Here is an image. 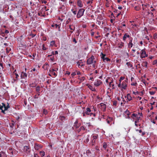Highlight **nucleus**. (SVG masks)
<instances>
[{
	"instance_id": "nucleus-15",
	"label": "nucleus",
	"mask_w": 157,
	"mask_h": 157,
	"mask_svg": "<svg viewBox=\"0 0 157 157\" xmlns=\"http://www.w3.org/2000/svg\"><path fill=\"white\" fill-rule=\"evenodd\" d=\"M27 77V74L26 73L22 72L21 75V79L25 78Z\"/></svg>"
},
{
	"instance_id": "nucleus-18",
	"label": "nucleus",
	"mask_w": 157,
	"mask_h": 157,
	"mask_svg": "<svg viewBox=\"0 0 157 157\" xmlns=\"http://www.w3.org/2000/svg\"><path fill=\"white\" fill-rule=\"evenodd\" d=\"M86 130L85 127L83 126H81L79 128H78L76 130L78 133H79L82 130Z\"/></svg>"
},
{
	"instance_id": "nucleus-48",
	"label": "nucleus",
	"mask_w": 157,
	"mask_h": 157,
	"mask_svg": "<svg viewBox=\"0 0 157 157\" xmlns=\"http://www.w3.org/2000/svg\"><path fill=\"white\" fill-rule=\"evenodd\" d=\"M124 77H121L120 78V79L119 80V81L120 83H121V82L122 80H124Z\"/></svg>"
},
{
	"instance_id": "nucleus-8",
	"label": "nucleus",
	"mask_w": 157,
	"mask_h": 157,
	"mask_svg": "<svg viewBox=\"0 0 157 157\" xmlns=\"http://www.w3.org/2000/svg\"><path fill=\"white\" fill-rule=\"evenodd\" d=\"M42 147V146L41 144H38L35 143L34 145V148L35 150H38Z\"/></svg>"
},
{
	"instance_id": "nucleus-50",
	"label": "nucleus",
	"mask_w": 157,
	"mask_h": 157,
	"mask_svg": "<svg viewBox=\"0 0 157 157\" xmlns=\"http://www.w3.org/2000/svg\"><path fill=\"white\" fill-rule=\"evenodd\" d=\"M150 10L151 11L154 12L155 11V9L153 8V7L152 6H151L150 8Z\"/></svg>"
},
{
	"instance_id": "nucleus-44",
	"label": "nucleus",
	"mask_w": 157,
	"mask_h": 157,
	"mask_svg": "<svg viewBox=\"0 0 157 157\" xmlns=\"http://www.w3.org/2000/svg\"><path fill=\"white\" fill-rule=\"evenodd\" d=\"M153 65H156L157 66V60H155L153 61L152 63Z\"/></svg>"
},
{
	"instance_id": "nucleus-5",
	"label": "nucleus",
	"mask_w": 157,
	"mask_h": 157,
	"mask_svg": "<svg viewBox=\"0 0 157 157\" xmlns=\"http://www.w3.org/2000/svg\"><path fill=\"white\" fill-rule=\"evenodd\" d=\"M91 110L89 108H87L86 109L85 111V113L87 115H90V116H91L92 115H93L94 116H95V114H93V113L91 112Z\"/></svg>"
},
{
	"instance_id": "nucleus-61",
	"label": "nucleus",
	"mask_w": 157,
	"mask_h": 157,
	"mask_svg": "<svg viewBox=\"0 0 157 157\" xmlns=\"http://www.w3.org/2000/svg\"><path fill=\"white\" fill-rule=\"evenodd\" d=\"M70 74V73L69 71H66L65 73V75H69Z\"/></svg>"
},
{
	"instance_id": "nucleus-42",
	"label": "nucleus",
	"mask_w": 157,
	"mask_h": 157,
	"mask_svg": "<svg viewBox=\"0 0 157 157\" xmlns=\"http://www.w3.org/2000/svg\"><path fill=\"white\" fill-rule=\"evenodd\" d=\"M107 146V144L106 143H104L103 145V148H104L105 149Z\"/></svg>"
},
{
	"instance_id": "nucleus-25",
	"label": "nucleus",
	"mask_w": 157,
	"mask_h": 157,
	"mask_svg": "<svg viewBox=\"0 0 157 157\" xmlns=\"http://www.w3.org/2000/svg\"><path fill=\"white\" fill-rule=\"evenodd\" d=\"M0 157H7L5 153L3 151L0 152Z\"/></svg>"
},
{
	"instance_id": "nucleus-45",
	"label": "nucleus",
	"mask_w": 157,
	"mask_h": 157,
	"mask_svg": "<svg viewBox=\"0 0 157 157\" xmlns=\"http://www.w3.org/2000/svg\"><path fill=\"white\" fill-rule=\"evenodd\" d=\"M117 102L116 101H113V105L115 106H116L117 105Z\"/></svg>"
},
{
	"instance_id": "nucleus-63",
	"label": "nucleus",
	"mask_w": 157,
	"mask_h": 157,
	"mask_svg": "<svg viewBox=\"0 0 157 157\" xmlns=\"http://www.w3.org/2000/svg\"><path fill=\"white\" fill-rule=\"evenodd\" d=\"M71 21V19L70 18H68L67 21V23L68 24V23H69L70 21Z\"/></svg>"
},
{
	"instance_id": "nucleus-32",
	"label": "nucleus",
	"mask_w": 157,
	"mask_h": 157,
	"mask_svg": "<svg viewBox=\"0 0 157 157\" xmlns=\"http://www.w3.org/2000/svg\"><path fill=\"white\" fill-rule=\"evenodd\" d=\"M50 45L52 46H54L56 47V45L55 44V42L54 41H51L50 42Z\"/></svg>"
},
{
	"instance_id": "nucleus-35",
	"label": "nucleus",
	"mask_w": 157,
	"mask_h": 157,
	"mask_svg": "<svg viewBox=\"0 0 157 157\" xmlns=\"http://www.w3.org/2000/svg\"><path fill=\"white\" fill-rule=\"evenodd\" d=\"M143 66L145 67H147V61L144 62L142 63Z\"/></svg>"
},
{
	"instance_id": "nucleus-51",
	"label": "nucleus",
	"mask_w": 157,
	"mask_h": 157,
	"mask_svg": "<svg viewBox=\"0 0 157 157\" xmlns=\"http://www.w3.org/2000/svg\"><path fill=\"white\" fill-rule=\"evenodd\" d=\"M71 11L74 15H76V14L77 12L76 10H74L72 9Z\"/></svg>"
},
{
	"instance_id": "nucleus-1",
	"label": "nucleus",
	"mask_w": 157,
	"mask_h": 157,
	"mask_svg": "<svg viewBox=\"0 0 157 157\" xmlns=\"http://www.w3.org/2000/svg\"><path fill=\"white\" fill-rule=\"evenodd\" d=\"M95 59L94 56L92 55L91 57L88 59L87 60L86 63L87 65H90L93 63H95L96 61L94 60Z\"/></svg>"
},
{
	"instance_id": "nucleus-17",
	"label": "nucleus",
	"mask_w": 157,
	"mask_h": 157,
	"mask_svg": "<svg viewBox=\"0 0 157 157\" xmlns=\"http://www.w3.org/2000/svg\"><path fill=\"white\" fill-rule=\"evenodd\" d=\"M10 106L9 105V104H8V105L6 106V104H5V106H4V109L2 110V113L5 114V111L6 110H7L8 109L10 108Z\"/></svg>"
},
{
	"instance_id": "nucleus-9",
	"label": "nucleus",
	"mask_w": 157,
	"mask_h": 157,
	"mask_svg": "<svg viewBox=\"0 0 157 157\" xmlns=\"http://www.w3.org/2000/svg\"><path fill=\"white\" fill-rule=\"evenodd\" d=\"M102 83V82L101 80L98 79L95 80L94 82V85L96 86H98Z\"/></svg>"
},
{
	"instance_id": "nucleus-20",
	"label": "nucleus",
	"mask_w": 157,
	"mask_h": 157,
	"mask_svg": "<svg viewBox=\"0 0 157 157\" xmlns=\"http://www.w3.org/2000/svg\"><path fill=\"white\" fill-rule=\"evenodd\" d=\"M138 114L136 113H132L131 115V117L133 119V121H134V120H135L136 118L138 117Z\"/></svg>"
},
{
	"instance_id": "nucleus-33",
	"label": "nucleus",
	"mask_w": 157,
	"mask_h": 157,
	"mask_svg": "<svg viewBox=\"0 0 157 157\" xmlns=\"http://www.w3.org/2000/svg\"><path fill=\"white\" fill-rule=\"evenodd\" d=\"M126 64L127 65L128 67L130 68L132 67V65L131 62H128L126 63Z\"/></svg>"
},
{
	"instance_id": "nucleus-60",
	"label": "nucleus",
	"mask_w": 157,
	"mask_h": 157,
	"mask_svg": "<svg viewBox=\"0 0 157 157\" xmlns=\"http://www.w3.org/2000/svg\"><path fill=\"white\" fill-rule=\"evenodd\" d=\"M72 41L73 42H74L75 44L77 42L75 38L73 39Z\"/></svg>"
},
{
	"instance_id": "nucleus-52",
	"label": "nucleus",
	"mask_w": 157,
	"mask_h": 157,
	"mask_svg": "<svg viewBox=\"0 0 157 157\" xmlns=\"http://www.w3.org/2000/svg\"><path fill=\"white\" fill-rule=\"evenodd\" d=\"M76 73L75 72H73L71 74V75L73 78V77L74 76L76 75Z\"/></svg>"
},
{
	"instance_id": "nucleus-56",
	"label": "nucleus",
	"mask_w": 157,
	"mask_h": 157,
	"mask_svg": "<svg viewBox=\"0 0 157 157\" xmlns=\"http://www.w3.org/2000/svg\"><path fill=\"white\" fill-rule=\"evenodd\" d=\"M80 126V124H76L74 125L76 129H78L79 127Z\"/></svg>"
},
{
	"instance_id": "nucleus-16",
	"label": "nucleus",
	"mask_w": 157,
	"mask_h": 157,
	"mask_svg": "<svg viewBox=\"0 0 157 157\" xmlns=\"http://www.w3.org/2000/svg\"><path fill=\"white\" fill-rule=\"evenodd\" d=\"M82 60H80L77 62V64L78 65V67L79 68H81L82 67H83L85 65L83 64H81V63H82L80 62V61H81Z\"/></svg>"
},
{
	"instance_id": "nucleus-28",
	"label": "nucleus",
	"mask_w": 157,
	"mask_h": 157,
	"mask_svg": "<svg viewBox=\"0 0 157 157\" xmlns=\"http://www.w3.org/2000/svg\"><path fill=\"white\" fill-rule=\"evenodd\" d=\"M83 123L85 124V128L87 127H89L91 126V124L90 122L85 123L84 122Z\"/></svg>"
},
{
	"instance_id": "nucleus-55",
	"label": "nucleus",
	"mask_w": 157,
	"mask_h": 157,
	"mask_svg": "<svg viewBox=\"0 0 157 157\" xmlns=\"http://www.w3.org/2000/svg\"><path fill=\"white\" fill-rule=\"evenodd\" d=\"M139 121L135 120L134 121L135 125L136 127H137V124L138 123Z\"/></svg>"
},
{
	"instance_id": "nucleus-40",
	"label": "nucleus",
	"mask_w": 157,
	"mask_h": 157,
	"mask_svg": "<svg viewBox=\"0 0 157 157\" xmlns=\"http://www.w3.org/2000/svg\"><path fill=\"white\" fill-rule=\"evenodd\" d=\"M136 11H139L140 9V8L139 6H135L134 7Z\"/></svg>"
},
{
	"instance_id": "nucleus-22",
	"label": "nucleus",
	"mask_w": 157,
	"mask_h": 157,
	"mask_svg": "<svg viewBox=\"0 0 157 157\" xmlns=\"http://www.w3.org/2000/svg\"><path fill=\"white\" fill-rule=\"evenodd\" d=\"M86 86H88V87L92 91H95V89L92 86H91L90 85L87 84H86Z\"/></svg>"
},
{
	"instance_id": "nucleus-27",
	"label": "nucleus",
	"mask_w": 157,
	"mask_h": 157,
	"mask_svg": "<svg viewBox=\"0 0 157 157\" xmlns=\"http://www.w3.org/2000/svg\"><path fill=\"white\" fill-rule=\"evenodd\" d=\"M15 118L18 121H19L20 119L21 120L22 119L21 115H16Z\"/></svg>"
},
{
	"instance_id": "nucleus-23",
	"label": "nucleus",
	"mask_w": 157,
	"mask_h": 157,
	"mask_svg": "<svg viewBox=\"0 0 157 157\" xmlns=\"http://www.w3.org/2000/svg\"><path fill=\"white\" fill-rule=\"evenodd\" d=\"M17 135H18V136H22L23 135V133L20 130H19V129H18L17 130Z\"/></svg>"
},
{
	"instance_id": "nucleus-2",
	"label": "nucleus",
	"mask_w": 157,
	"mask_h": 157,
	"mask_svg": "<svg viewBox=\"0 0 157 157\" xmlns=\"http://www.w3.org/2000/svg\"><path fill=\"white\" fill-rule=\"evenodd\" d=\"M101 58L102 59L104 62H108L110 61V59L108 57H106V55L103 54L102 52H101L100 55Z\"/></svg>"
},
{
	"instance_id": "nucleus-31",
	"label": "nucleus",
	"mask_w": 157,
	"mask_h": 157,
	"mask_svg": "<svg viewBox=\"0 0 157 157\" xmlns=\"http://www.w3.org/2000/svg\"><path fill=\"white\" fill-rule=\"evenodd\" d=\"M47 6H44L43 7L42 9L41 10L42 11L44 12H45L46 11H48L49 10V9H47Z\"/></svg>"
},
{
	"instance_id": "nucleus-59",
	"label": "nucleus",
	"mask_w": 157,
	"mask_h": 157,
	"mask_svg": "<svg viewBox=\"0 0 157 157\" xmlns=\"http://www.w3.org/2000/svg\"><path fill=\"white\" fill-rule=\"evenodd\" d=\"M52 54L53 55H56L58 54V52L57 51H55V53L52 52Z\"/></svg>"
},
{
	"instance_id": "nucleus-37",
	"label": "nucleus",
	"mask_w": 157,
	"mask_h": 157,
	"mask_svg": "<svg viewBox=\"0 0 157 157\" xmlns=\"http://www.w3.org/2000/svg\"><path fill=\"white\" fill-rule=\"evenodd\" d=\"M78 79L81 81L82 82L84 80H85V77H79V78H78Z\"/></svg>"
},
{
	"instance_id": "nucleus-47",
	"label": "nucleus",
	"mask_w": 157,
	"mask_h": 157,
	"mask_svg": "<svg viewBox=\"0 0 157 157\" xmlns=\"http://www.w3.org/2000/svg\"><path fill=\"white\" fill-rule=\"evenodd\" d=\"M48 113V112L47 110L45 109H44L43 113L44 114L46 115Z\"/></svg>"
},
{
	"instance_id": "nucleus-53",
	"label": "nucleus",
	"mask_w": 157,
	"mask_h": 157,
	"mask_svg": "<svg viewBox=\"0 0 157 157\" xmlns=\"http://www.w3.org/2000/svg\"><path fill=\"white\" fill-rule=\"evenodd\" d=\"M42 47V49L43 50H46V48L45 47L44 44H43Z\"/></svg>"
},
{
	"instance_id": "nucleus-38",
	"label": "nucleus",
	"mask_w": 157,
	"mask_h": 157,
	"mask_svg": "<svg viewBox=\"0 0 157 157\" xmlns=\"http://www.w3.org/2000/svg\"><path fill=\"white\" fill-rule=\"evenodd\" d=\"M6 53L8 54L10 52V51H11V49L10 48L8 47L6 48Z\"/></svg>"
},
{
	"instance_id": "nucleus-43",
	"label": "nucleus",
	"mask_w": 157,
	"mask_h": 157,
	"mask_svg": "<svg viewBox=\"0 0 157 157\" xmlns=\"http://www.w3.org/2000/svg\"><path fill=\"white\" fill-rule=\"evenodd\" d=\"M69 28L71 30L73 31L75 30V26H73V27H71V25H70L69 26Z\"/></svg>"
},
{
	"instance_id": "nucleus-19",
	"label": "nucleus",
	"mask_w": 157,
	"mask_h": 157,
	"mask_svg": "<svg viewBox=\"0 0 157 157\" xmlns=\"http://www.w3.org/2000/svg\"><path fill=\"white\" fill-rule=\"evenodd\" d=\"M113 118L110 117H108L106 119L107 123L109 124H111V122Z\"/></svg>"
},
{
	"instance_id": "nucleus-10",
	"label": "nucleus",
	"mask_w": 157,
	"mask_h": 157,
	"mask_svg": "<svg viewBox=\"0 0 157 157\" xmlns=\"http://www.w3.org/2000/svg\"><path fill=\"white\" fill-rule=\"evenodd\" d=\"M125 114L127 116L126 117V118L128 119H130V115L132 114V113L129 112L127 109H126L125 111L124 112Z\"/></svg>"
},
{
	"instance_id": "nucleus-34",
	"label": "nucleus",
	"mask_w": 157,
	"mask_h": 157,
	"mask_svg": "<svg viewBox=\"0 0 157 157\" xmlns=\"http://www.w3.org/2000/svg\"><path fill=\"white\" fill-rule=\"evenodd\" d=\"M40 154L41 157H43L45 155V152L44 151H41L40 152Z\"/></svg>"
},
{
	"instance_id": "nucleus-26",
	"label": "nucleus",
	"mask_w": 157,
	"mask_h": 157,
	"mask_svg": "<svg viewBox=\"0 0 157 157\" xmlns=\"http://www.w3.org/2000/svg\"><path fill=\"white\" fill-rule=\"evenodd\" d=\"M10 130H12L14 128V123L13 122L10 123Z\"/></svg>"
},
{
	"instance_id": "nucleus-7",
	"label": "nucleus",
	"mask_w": 157,
	"mask_h": 157,
	"mask_svg": "<svg viewBox=\"0 0 157 157\" xmlns=\"http://www.w3.org/2000/svg\"><path fill=\"white\" fill-rule=\"evenodd\" d=\"M141 58H145V57H147V54H146V52L144 49H142L141 51Z\"/></svg>"
},
{
	"instance_id": "nucleus-62",
	"label": "nucleus",
	"mask_w": 157,
	"mask_h": 157,
	"mask_svg": "<svg viewBox=\"0 0 157 157\" xmlns=\"http://www.w3.org/2000/svg\"><path fill=\"white\" fill-rule=\"evenodd\" d=\"M137 84L136 82H133L131 84V85L132 86H136Z\"/></svg>"
},
{
	"instance_id": "nucleus-4",
	"label": "nucleus",
	"mask_w": 157,
	"mask_h": 157,
	"mask_svg": "<svg viewBox=\"0 0 157 157\" xmlns=\"http://www.w3.org/2000/svg\"><path fill=\"white\" fill-rule=\"evenodd\" d=\"M23 151L26 152L27 154H29L31 151V148L29 146H25L24 147L23 149Z\"/></svg>"
},
{
	"instance_id": "nucleus-14",
	"label": "nucleus",
	"mask_w": 157,
	"mask_h": 157,
	"mask_svg": "<svg viewBox=\"0 0 157 157\" xmlns=\"http://www.w3.org/2000/svg\"><path fill=\"white\" fill-rule=\"evenodd\" d=\"M100 105L103 111H105L106 110V105L105 104L101 103L100 104Z\"/></svg>"
},
{
	"instance_id": "nucleus-57",
	"label": "nucleus",
	"mask_w": 157,
	"mask_h": 157,
	"mask_svg": "<svg viewBox=\"0 0 157 157\" xmlns=\"http://www.w3.org/2000/svg\"><path fill=\"white\" fill-rule=\"evenodd\" d=\"M116 62L118 63H120L121 62V59H116Z\"/></svg>"
},
{
	"instance_id": "nucleus-13",
	"label": "nucleus",
	"mask_w": 157,
	"mask_h": 157,
	"mask_svg": "<svg viewBox=\"0 0 157 157\" xmlns=\"http://www.w3.org/2000/svg\"><path fill=\"white\" fill-rule=\"evenodd\" d=\"M127 85V83L126 81H123L121 84V88L124 90L126 89Z\"/></svg>"
},
{
	"instance_id": "nucleus-30",
	"label": "nucleus",
	"mask_w": 157,
	"mask_h": 157,
	"mask_svg": "<svg viewBox=\"0 0 157 157\" xmlns=\"http://www.w3.org/2000/svg\"><path fill=\"white\" fill-rule=\"evenodd\" d=\"M29 86L30 87H34L36 86V84L35 82H33L32 83L29 84Z\"/></svg>"
},
{
	"instance_id": "nucleus-36",
	"label": "nucleus",
	"mask_w": 157,
	"mask_h": 157,
	"mask_svg": "<svg viewBox=\"0 0 157 157\" xmlns=\"http://www.w3.org/2000/svg\"><path fill=\"white\" fill-rule=\"evenodd\" d=\"M40 91V87L39 86H37L36 88V91L37 92L40 93L39 92Z\"/></svg>"
},
{
	"instance_id": "nucleus-39",
	"label": "nucleus",
	"mask_w": 157,
	"mask_h": 157,
	"mask_svg": "<svg viewBox=\"0 0 157 157\" xmlns=\"http://www.w3.org/2000/svg\"><path fill=\"white\" fill-rule=\"evenodd\" d=\"M144 90H143V91L139 92V95L140 96H142L144 93Z\"/></svg>"
},
{
	"instance_id": "nucleus-6",
	"label": "nucleus",
	"mask_w": 157,
	"mask_h": 157,
	"mask_svg": "<svg viewBox=\"0 0 157 157\" xmlns=\"http://www.w3.org/2000/svg\"><path fill=\"white\" fill-rule=\"evenodd\" d=\"M133 38L132 37L130 38L129 39L128 43V48H131L133 46V44L132 42Z\"/></svg>"
},
{
	"instance_id": "nucleus-41",
	"label": "nucleus",
	"mask_w": 157,
	"mask_h": 157,
	"mask_svg": "<svg viewBox=\"0 0 157 157\" xmlns=\"http://www.w3.org/2000/svg\"><path fill=\"white\" fill-rule=\"evenodd\" d=\"M89 136H89H87V137L86 139L85 140L84 142H85V143H88L89 141V138L88 137Z\"/></svg>"
},
{
	"instance_id": "nucleus-54",
	"label": "nucleus",
	"mask_w": 157,
	"mask_h": 157,
	"mask_svg": "<svg viewBox=\"0 0 157 157\" xmlns=\"http://www.w3.org/2000/svg\"><path fill=\"white\" fill-rule=\"evenodd\" d=\"M93 0H89L88 1H87V4H89L90 3H93Z\"/></svg>"
},
{
	"instance_id": "nucleus-49",
	"label": "nucleus",
	"mask_w": 157,
	"mask_h": 157,
	"mask_svg": "<svg viewBox=\"0 0 157 157\" xmlns=\"http://www.w3.org/2000/svg\"><path fill=\"white\" fill-rule=\"evenodd\" d=\"M149 93L151 95H153L155 94V92L153 91H150L149 92Z\"/></svg>"
},
{
	"instance_id": "nucleus-46",
	"label": "nucleus",
	"mask_w": 157,
	"mask_h": 157,
	"mask_svg": "<svg viewBox=\"0 0 157 157\" xmlns=\"http://www.w3.org/2000/svg\"><path fill=\"white\" fill-rule=\"evenodd\" d=\"M148 14H150V15H151V17L152 18L154 17V15H153V13L151 11L148 12Z\"/></svg>"
},
{
	"instance_id": "nucleus-11",
	"label": "nucleus",
	"mask_w": 157,
	"mask_h": 157,
	"mask_svg": "<svg viewBox=\"0 0 157 157\" xmlns=\"http://www.w3.org/2000/svg\"><path fill=\"white\" fill-rule=\"evenodd\" d=\"M98 137V136L97 134H95L92 136L93 140H92V143L93 145L95 143L96 140Z\"/></svg>"
},
{
	"instance_id": "nucleus-29",
	"label": "nucleus",
	"mask_w": 157,
	"mask_h": 157,
	"mask_svg": "<svg viewBox=\"0 0 157 157\" xmlns=\"http://www.w3.org/2000/svg\"><path fill=\"white\" fill-rule=\"evenodd\" d=\"M124 43L123 42H121L119 44L118 47L119 48H122L124 46Z\"/></svg>"
},
{
	"instance_id": "nucleus-24",
	"label": "nucleus",
	"mask_w": 157,
	"mask_h": 157,
	"mask_svg": "<svg viewBox=\"0 0 157 157\" xmlns=\"http://www.w3.org/2000/svg\"><path fill=\"white\" fill-rule=\"evenodd\" d=\"M77 4L78 6L80 7H82L83 6V5L82 3V2L81 0L78 1Z\"/></svg>"
},
{
	"instance_id": "nucleus-3",
	"label": "nucleus",
	"mask_w": 157,
	"mask_h": 157,
	"mask_svg": "<svg viewBox=\"0 0 157 157\" xmlns=\"http://www.w3.org/2000/svg\"><path fill=\"white\" fill-rule=\"evenodd\" d=\"M85 9L83 8L80 9L78 11L77 13L76 17L78 18H80L84 14Z\"/></svg>"
},
{
	"instance_id": "nucleus-64",
	"label": "nucleus",
	"mask_w": 157,
	"mask_h": 157,
	"mask_svg": "<svg viewBox=\"0 0 157 157\" xmlns=\"http://www.w3.org/2000/svg\"><path fill=\"white\" fill-rule=\"evenodd\" d=\"M76 74L78 75H80L81 74V72L79 71H76Z\"/></svg>"
},
{
	"instance_id": "nucleus-12",
	"label": "nucleus",
	"mask_w": 157,
	"mask_h": 157,
	"mask_svg": "<svg viewBox=\"0 0 157 157\" xmlns=\"http://www.w3.org/2000/svg\"><path fill=\"white\" fill-rule=\"evenodd\" d=\"M131 37H132L130 36V35H129V34H128L127 33H125L124 34V36H123V40L125 41L126 40L127 38H128L129 39Z\"/></svg>"
},
{
	"instance_id": "nucleus-21",
	"label": "nucleus",
	"mask_w": 157,
	"mask_h": 157,
	"mask_svg": "<svg viewBox=\"0 0 157 157\" xmlns=\"http://www.w3.org/2000/svg\"><path fill=\"white\" fill-rule=\"evenodd\" d=\"M125 97H127V99L128 101H130L132 99V98L129 94H127V96H125Z\"/></svg>"
},
{
	"instance_id": "nucleus-58",
	"label": "nucleus",
	"mask_w": 157,
	"mask_h": 157,
	"mask_svg": "<svg viewBox=\"0 0 157 157\" xmlns=\"http://www.w3.org/2000/svg\"><path fill=\"white\" fill-rule=\"evenodd\" d=\"M140 117H139L138 116V117L136 118V119H135L136 120V121H139L140 120Z\"/></svg>"
}]
</instances>
